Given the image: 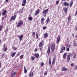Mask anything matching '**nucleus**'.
Listing matches in <instances>:
<instances>
[{
  "label": "nucleus",
  "instance_id": "obj_1",
  "mask_svg": "<svg viewBox=\"0 0 77 77\" xmlns=\"http://www.w3.org/2000/svg\"><path fill=\"white\" fill-rule=\"evenodd\" d=\"M51 47L52 50V52H53L55 50V43H52L51 45Z\"/></svg>",
  "mask_w": 77,
  "mask_h": 77
},
{
  "label": "nucleus",
  "instance_id": "obj_2",
  "mask_svg": "<svg viewBox=\"0 0 77 77\" xmlns=\"http://www.w3.org/2000/svg\"><path fill=\"white\" fill-rule=\"evenodd\" d=\"M71 56V54L70 53H69L68 54L67 57V62H69V60H70V59H71V57H70Z\"/></svg>",
  "mask_w": 77,
  "mask_h": 77
},
{
  "label": "nucleus",
  "instance_id": "obj_3",
  "mask_svg": "<svg viewBox=\"0 0 77 77\" xmlns=\"http://www.w3.org/2000/svg\"><path fill=\"white\" fill-rule=\"evenodd\" d=\"M48 11V9L45 10L43 11L42 12V14H45V15H44V17H45V16L47 15V12Z\"/></svg>",
  "mask_w": 77,
  "mask_h": 77
},
{
  "label": "nucleus",
  "instance_id": "obj_4",
  "mask_svg": "<svg viewBox=\"0 0 77 77\" xmlns=\"http://www.w3.org/2000/svg\"><path fill=\"white\" fill-rule=\"evenodd\" d=\"M16 18V15H14V16H12L10 19V21H11L12 20H13V21H14L15 20V19Z\"/></svg>",
  "mask_w": 77,
  "mask_h": 77
},
{
  "label": "nucleus",
  "instance_id": "obj_5",
  "mask_svg": "<svg viewBox=\"0 0 77 77\" xmlns=\"http://www.w3.org/2000/svg\"><path fill=\"white\" fill-rule=\"evenodd\" d=\"M23 24V20H22L21 21L19 22L17 25V27H19L20 26V25Z\"/></svg>",
  "mask_w": 77,
  "mask_h": 77
},
{
  "label": "nucleus",
  "instance_id": "obj_6",
  "mask_svg": "<svg viewBox=\"0 0 77 77\" xmlns=\"http://www.w3.org/2000/svg\"><path fill=\"white\" fill-rule=\"evenodd\" d=\"M60 36H58L57 38V44H59V42H60Z\"/></svg>",
  "mask_w": 77,
  "mask_h": 77
},
{
  "label": "nucleus",
  "instance_id": "obj_7",
  "mask_svg": "<svg viewBox=\"0 0 77 77\" xmlns=\"http://www.w3.org/2000/svg\"><path fill=\"white\" fill-rule=\"evenodd\" d=\"M63 4L64 6H67L68 7L69 6V4L68 3H67L66 2H63Z\"/></svg>",
  "mask_w": 77,
  "mask_h": 77
},
{
  "label": "nucleus",
  "instance_id": "obj_8",
  "mask_svg": "<svg viewBox=\"0 0 77 77\" xmlns=\"http://www.w3.org/2000/svg\"><path fill=\"white\" fill-rule=\"evenodd\" d=\"M62 69L63 71H66L67 70V68L65 67H63L62 68Z\"/></svg>",
  "mask_w": 77,
  "mask_h": 77
},
{
  "label": "nucleus",
  "instance_id": "obj_9",
  "mask_svg": "<svg viewBox=\"0 0 77 77\" xmlns=\"http://www.w3.org/2000/svg\"><path fill=\"white\" fill-rule=\"evenodd\" d=\"M34 56L35 57H36V58H39V55L38 54H34Z\"/></svg>",
  "mask_w": 77,
  "mask_h": 77
},
{
  "label": "nucleus",
  "instance_id": "obj_10",
  "mask_svg": "<svg viewBox=\"0 0 77 77\" xmlns=\"http://www.w3.org/2000/svg\"><path fill=\"white\" fill-rule=\"evenodd\" d=\"M23 38V35H22L20 36V37H19V39H20V41H21Z\"/></svg>",
  "mask_w": 77,
  "mask_h": 77
},
{
  "label": "nucleus",
  "instance_id": "obj_11",
  "mask_svg": "<svg viewBox=\"0 0 77 77\" xmlns=\"http://www.w3.org/2000/svg\"><path fill=\"white\" fill-rule=\"evenodd\" d=\"M50 47H48V49L47 50V53L48 55L50 54Z\"/></svg>",
  "mask_w": 77,
  "mask_h": 77
},
{
  "label": "nucleus",
  "instance_id": "obj_12",
  "mask_svg": "<svg viewBox=\"0 0 77 77\" xmlns=\"http://www.w3.org/2000/svg\"><path fill=\"white\" fill-rule=\"evenodd\" d=\"M72 4H73V0H71L70 2V8H71L72 7Z\"/></svg>",
  "mask_w": 77,
  "mask_h": 77
},
{
  "label": "nucleus",
  "instance_id": "obj_13",
  "mask_svg": "<svg viewBox=\"0 0 77 77\" xmlns=\"http://www.w3.org/2000/svg\"><path fill=\"white\" fill-rule=\"evenodd\" d=\"M43 44H44V42L42 41L40 42L39 44V46L42 47V46H43Z\"/></svg>",
  "mask_w": 77,
  "mask_h": 77
},
{
  "label": "nucleus",
  "instance_id": "obj_14",
  "mask_svg": "<svg viewBox=\"0 0 77 77\" xmlns=\"http://www.w3.org/2000/svg\"><path fill=\"white\" fill-rule=\"evenodd\" d=\"M6 12H7V11H6V10L4 11L2 14V16H3V15H5L6 14Z\"/></svg>",
  "mask_w": 77,
  "mask_h": 77
},
{
  "label": "nucleus",
  "instance_id": "obj_15",
  "mask_svg": "<svg viewBox=\"0 0 77 77\" xmlns=\"http://www.w3.org/2000/svg\"><path fill=\"white\" fill-rule=\"evenodd\" d=\"M49 21H50V18H49V17H48L46 20V24H47L48 23Z\"/></svg>",
  "mask_w": 77,
  "mask_h": 77
},
{
  "label": "nucleus",
  "instance_id": "obj_16",
  "mask_svg": "<svg viewBox=\"0 0 77 77\" xmlns=\"http://www.w3.org/2000/svg\"><path fill=\"white\" fill-rule=\"evenodd\" d=\"M68 23H69V22L70 21H71V17L70 16H69V17H68Z\"/></svg>",
  "mask_w": 77,
  "mask_h": 77
},
{
  "label": "nucleus",
  "instance_id": "obj_17",
  "mask_svg": "<svg viewBox=\"0 0 77 77\" xmlns=\"http://www.w3.org/2000/svg\"><path fill=\"white\" fill-rule=\"evenodd\" d=\"M16 54V52H14L13 53L11 54V56L12 57H14L15 55Z\"/></svg>",
  "mask_w": 77,
  "mask_h": 77
},
{
  "label": "nucleus",
  "instance_id": "obj_18",
  "mask_svg": "<svg viewBox=\"0 0 77 77\" xmlns=\"http://www.w3.org/2000/svg\"><path fill=\"white\" fill-rule=\"evenodd\" d=\"M44 36L45 38H47V37H48V34L47 33H45L44 34Z\"/></svg>",
  "mask_w": 77,
  "mask_h": 77
},
{
  "label": "nucleus",
  "instance_id": "obj_19",
  "mask_svg": "<svg viewBox=\"0 0 77 77\" xmlns=\"http://www.w3.org/2000/svg\"><path fill=\"white\" fill-rule=\"evenodd\" d=\"M28 19L30 21H32V20H33V18H32V17H29L28 18Z\"/></svg>",
  "mask_w": 77,
  "mask_h": 77
},
{
  "label": "nucleus",
  "instance_id": "obj_20",
  "mask_svg": "<svg viewBox=\"0 0 77 77\" xmlns=\"http://www.w3.org/2000/svg\"><path fill=\"white\" fill-rule=\"evenodd\" d=\"M31 59L32 60H34L35 59V58L33 56H32L31 57Z\"/></svg>",
  "mask_w": 77,
  "mask_h": 77
},
{
  "label": "nucleus",
  "instance_id": "obj_21",
  "mask_svg": "<svg viewBox=\"0 0 77 77\" xmlns=\"http://www.w3.org/2000/svg\"><path fill=\"white\" fill-rule=\"evenodd\" d=\"M66 54H67L66 53H65L64 55H63V58H64V59H65L66 58Z\"/></svg>",
  "mask_w": 77,
  "mask_h": 77
},
{
  "label": "nucleus",
  "instance_id": "obj_22",
  "mask_svg": "<svg viewBox=\"0 0 77 77\" xmlns=\"http://www.w3.org/2000/svg\"><path fill=\"white\" fill-rule=\"evenodd\" d=\"M33 75V72H32V73H31L29 74V77H32Z\"/></svg>",
  "mask_w": 77,
  "mask_h": 77
},
{
  "label": "nucleus",
  "instance_id": "obj_23",
  "mask_svg": "<svg viewBox=\"0 0 77 77\" xmlns=\"http://www.w3.org/2000/svg\"><path fill=\"white\" fill-rule=\"evenodd\" d=\"M38 14H39V11H36L35 14V15H37Z\"/></svg>",
  "mask_w": 77,
  "mask_h": 77
},
{
  "label": "nucleus",
  "instance_id": "obj_24",
  "mask_svg": "<svg viewBox=\"0 0 77 77\" xmlns=\"http://www.w3.org/2000/svg\"><path fill=\"white\" fill-rule=\"evenodd\" d=\"M24 72L26 74V73L27 70L26 69V67H24Z\"/></svg>",
  "mask_w": 77,
  "mask_h": 77
},
{
  "label": "nucleus",
  "instance_id": "obj_25",
  "mask_svg": "<svg viewBox=\"0 0 77 77\" xmlns=\"http://www.w3.org/2000/svg\"><path fill=\"white\" fill-rule=\"evenodd\" d=\"M49 65H51V58H49Z\"/></svg>",
  "mask_w": 77,
  "mask_h": 77
},
{
  "label": "nucleus",
  "instance_id": "obj_26",
  "mask_svg": "<svg viewBox=\"0 0 77 77\" xmlns=\"http://www.w3.org/2000/svg\"><path fill=\"white\" fill-rule=\"evenodd\" d=\"M64 12H65V13L66 14H67V11H68V10L67 9V8H65L64 9Z\"/></svg>",
  "mask_w": 77,
  "mask_h": 77
},
{
  "label": "nucleus",
  "instance_id": "obj_27",
  "mask_svg": "<svg viewBox=\"0 0 77 77\" xmlns=\"http://www.w3.org/2000/svg\"><path fill=\"white\" fill-rule=\"evenodd\" d=\"M3 26H0V31L3 29Z\"/></svg>",
  "mask_w": 77,
  "mask_h": 77
},
{
  "label": "nucleus",
  "instance_id": "obj_28",
  "mask_svg": "<svg viewBox=\"0 0 77 77\" xmlns=\"http://www.w3.org/2000/svg\"><path fill=\"white\" fill-rule=\"evenodd\" d=\"M17 73V72H13V73H12L11 75V77H13V76H14V75H15V74H16Z\"/></svg>",
  "mask_w": 77,
  "mask_h": 77
},
{
  "label": "nucleus",
  "instance_id": "obj_29",
  "mask_svg": "<svg viewBox=\"0 0 77 77\" xmlns=\"http://www.w3.org/2000/svg\"><path fill=\"white\" fill-rule=\"evenodd\" d=\"M59 1L57 0L56 1V5H59Z\"/></svg>",
  "mask_w": 77,
  "mask_h": 77
},
{
  "label": "nucleus",
  "instance_id": "obj_30",
  "mask_svg": "<svg viewBox=\"0 0 77 77\" xmlns=\"http://www.w3.org/2000/svg\"><path fill=\"white\" fill-rule=\"evenodd\" d=\"M26 2H27L26 1V0H23V3H26Z\"/></svg>",
  "mask_w": 77,
  "mask_h": 77
},
{
  "label": "nucleus",
  "instance_id": "obj_31",
  "mask_svg": "<svg viewBox=\"0 0 77 77\" xmlns=\"http://www.w3.org/2000/svg\"><path fill=\"white\" fill-rule=\"evenodd\" d=\"M74 69H75V70L77 69V65L75 66V67H74Z\"/></svg>",
  "mask_w": 77,
  "mask_h": 77
},
{
  "label": "nucleus",
  "instance_id": "obj_32",
  "mask_svg": "<svg viewBox=\"0 0 77 77\" xmlns=\"http://www.w3.org/2000/svg\"><path fill=\"white\" fill-rule=\"evenodd\" d=\"M74 30H75L77 31V25L75 26V28Z\"/></svg>",
  "mask_w": 77,
  "mask_h": 77
},
{
  "label": "nucleus",
  "instance_id": "obj_33",
  "mask_svg": "<svg viewBox=\"0 0 77 77\" xmlns=\"http://www.w3.org/2000/svg\"><path fill=\"white\" fill-rule=\"evenodd\" d=\"M36 38H38V33H36Z\"/></svg>",
  "mask_w": 77,
  "mask_h": 77
},
{
  "label": "nucleus",
  "instance_id": "obj_34",
  "mask_svg": "<svg viewBox=\"0 0 77 77\" xmlns=\"http://www.w3.org/2000/svg\"><path fill=\"white\" fill-rule=\"evenodd\" d=\"M62 48L63 50L65 51V49L66 48H65V47H63V48Z\"/></svg>",
  "mask_w": 77,
  "mask_h": 77
},
{
  "label": "nucleus",
  "instance_id": "obj_35",
  "mask_svg": "<svg viewBox=\"0 0 77 77\" xmlns=\"http://www.w3.org/2000/svg\"><path fill=\"white\" fill-rule=\"evenodd\" d=\"M39 49L40 50H41L42 48V46H39Z\"/></svg>",
  "mask_w": 77,
  "mask_h": 77
},
{
  "label": "nucleus",
  "instance_id": "obj_36",
  "mask_svg": "<svg viewBox=\"0 0 77 77\" xmlns=\"http://www.w3.org/2000/svg\"><path fill=\"white\" fill-rule=\"evenodd\" d=\"M21 13H22L23 12V9H21L20 10Z\"/></svg>",
  "mask_w": 77,
  "mask_h": 77
},
{
  "label": "nucleus",
  "instance_id": "obj_37",
  "mask_svg": "<svg viewBox=\"0 0 77 77\" xmlns=\"http://www.w3.org/2000/svg\"><path fill=\"white\" fill-rule=\"evenodd\" d=\"M23 55H21L20 57V59H21V58H23Z\"/></svg>",
  "mask_w": 77,
  "mask_h": 77
},
{
  "label": "nucleus",
  "instance_id": "obj_38",
  "mask_svg": "<svg viewBox=\"0 0 77 77\" xmlns=\"http://www.w3.org/2000/svg\"><path fill=\"white\" fill-rule=\"evenodd\" d=\"M76 58V55L75 54H74V56H73V58L75 59Z\"/></svg>",
  "mask_w": 77,
  "mask_h": 77
},
{
  "label": "nucleus",
  "instance_id": "obj_39",
  "mask_svg": "<svg viewBox=\"0 0 77 77\" xmlns=\"http://www.w3.org/2000/svg\"><path fill=\"white\" fill-rule=\"evenodd\" d=\"M47 72H45L44 73V75H47Z\"/></svg>",
  "mask_w": 77,
  "mask_h": 77
},
{
  "label": "nucleus",
  "instance_id": "obj_40",
  "mask_svg": "<svg viewBox=\"0 0 77 77\" xmlns=\"http://www.w3.org/2000/svg\"><path fill=\"white\" fill-rule=\"evenodd\" d=\"M41 66H43L44 65V63H42L41 64Z\"/></svg>",
  "mask_w": 77,
  "mask_h": 77
},
{
  "label": "nucleus",
  "instance_id": "obj_41",
  "mask_svg": "<svg viewBox=\"0 0 77 77\" xmlns=\"http://www.w3.org/2000/svg\"><path fill=\"white\" fill-rule=\"evenodd\" d=\"M44 18H42L41 20L42 22V21H44Z\"/></svg>",
  "mask_w": 77,
  "mask_h": 77
},
{
  "label": "nucleus",
  "instance_id": "obj_42",
  "mask_svg": "<svg viewBox=\"0 0 77 77\" xmlns=\"http://www.w3.org/2000/svg\"><path fill=\"white\" fill-rule=\"evenodd\" d=\"M8 29H7L5 31V33H7V32H8Z\"/></svg>",
  "mask_w": 77,
  "mask_h": 77
},
{
  "label": "nucleus",
  "instance_id": "obj_43",
  "mask_svg": "<svg viewBox=\"0 0 77 77\" xmlns=\"http://www.w3.org/2000/svg\"><path fill=\"white\" fill-rule=\"evenodd\" d=\"M66 50L67 51H69V49L68 48H66Z\"/></svg>",
  "mask_w": 77,
  "mask_h": 77
},
{
  "label": "nucleus",
  "instance_id": "obj_44",
  "mask_svg": "<svg viewBox=\"0 0 77 77\" xmlns=\"http://www.w3.org/2000/svg\"><path fill=\"white\" fill-rule=\"evenodd\" d=\"M38 51V49H35L34 50L35 52H36Z\"/></svg>",
  "mask_w": 77,
  "mask_h": 77
},
{
  "label": "nucleus",
  "instance_id": "obj_45",
  "mask_svg": "<svg viewBox=\"0 0 77 77\" xmlns=\"http://www.w3.org/2000/svg\"><path fill=\"white\" fill-rule=\"evenodd\" d=\"M63 51V50H62V48H61V50L60 51V53H62V52Z\"/></svg>",
  "mask_w": 77,
  "mask_h": 77
},
{
  "label": "nucleus",
  "instance_id": "obj_46",
  "mask_svg": "<svg viewBox=\"0 0 77 77\" xmlns=\"http://www.w3.org/2000/svg\"><path fill=\"white\" fill-rule=\"evenodd\" d=\"M22 6H25V4L24 3H23V4H22Z\"/></svg>",
  "mask_w": 77,
  "mask_h": 77
},
{
  "label": "nucleus",
  "instance_id": "obj_47",
  "mask_svg": "<svg viewBox=\"0 0 77 77\" xmlns=\"http://www.w3.org/2000/svg\"><path fill=\"white\" fill-rule=\"evenodd\" d=\"M32 35H34V36H35V32H33L32 33Z\"/></svg>",
  "mask_w": 77,
  "mask_h": 77
},
{
  "label": "nucleus",
  "instance_id": "obj_48",
  "mask_svg": "<svg viewBox=\"0 0 77 77\" xmlns=\"http://www.w3.org/2000/svg\"><path fill=\"white\" fill-rule=\"evenodd\" d=\"M71 66H74V63H72L71 64Z\"/></svg>",
  "mask_w": 77,
  "mask_h": 77
},
{
  "label": "nucleus",
  "instance_id": "obj_49",
  "mask_svg": "<svg viewBox=\"0 0 77 77\" xmlns=\"http://www.w3.org/2000/svg\"><path fill=\"white\" fill-rule=\"evenodd\" d=\"M46 28H47V27H46V26H44L43 27V29H44V30H45V29H46Z\"/></svg>",
  "mask_w": 77,
  "mask_h": 77
},
{
  "label": "nucleus",
  "instance_id": "obj_50",
  "mask_svg": "<svg viewBox=\"0 0 77 77\" xmlns=\"http://www.w3.org/2000/svg\"><path fill=\"white\" fill-rule=\"evenodd\" d=\"M6 50H7V48H5L4 50V52H5V51H6Z\"/></svg>",
  "mask_w": 77,
  "mask_h": 77
},
{
  "label": "nucleus",
  "instance_id": "obj_51",
  "mask_svg": "<svg viewBox=\"0 0 77 77\" xmlns=\"http://www.w3.org/2000/svg\"><path fill=\"white\" fill-rule=\"evenodd\" d=\"M56 59V58H55V57H54V59L53 60V62H55V60Z\"/></svg>",
  "mask_w": 77,
  "mask_h": 77
},
{
  "label": "nucleus",
  "instance_id": "obj_52",
  "mask_svg": "<svg viewBox=\"0 0 77 77\" xmlns=\"http://www.w3.org/2000/svg\"><path fill=\"white\" fill-rule=\"evenodd\" d=\"M74 46L75 47H76V46H77V44H76L74 43Z\"/></svg>",
  "mask_w": 77,
  "mask_h": 77
},
{
  "label": "nucleus",
  "instance_id": "obj_53",
  "mask_svg": "<svg viewBox=\"0 0 77 77\" xmlns=\"http://www.w3.org/2000/svg\"><path fill=\"white\" fill-rule=\"evenodd\" d=\"M1 67H2V63L0 62V68H1Z\"/></svg>",
  "mask_w": 77,
  "mask_h": 77
},
{
  "label": "nucleus",
  "instance_id": "obj_54",
  "mask_svg": "<svg viewBox=\"0 0 77 77\" xmlns=\"http://www.w3.org/2000/svg\"><path fill=\"white\" fill-rule=\"evenodd\" d=\"M5 54H2V56L3 57V56H5Z\"/></svg>",
  "mask_w": 77,
  "mask_h": 77
},
{
  "label": "nucleus",
  "instance_id": "obj_55",
  "mask_svg": "<svg viewBox=\"0 0 77 77\" xmlns=\"http://www.w3.org/2000/svg\"><path fill=\"white\" fill-rule=\"evenodd\" d=\"M55 62H54V61H53L52 62V65H54V63Z\"/></svg>",
  "mask_w": 77,
  "mask_h": 77
},
{
  "label": "nucleus",
  "instance_id": "obj_56",
  "mask_svg": "<svg viewBox=\"0 0 77 77\" xmlns=\"http://www.w3.org/2000/svg\"><path fill=\"white\" fill-rule=\"evenodd\" d=\"M70 47H71V45H68L69 48H70Z\"/></svg>",
  "mask_w": 77,
  "mask_h": 77
},
{
  "label": "nucleus",
  "instance_id": "obj_57",
  "mask_svg": "<svg viewBox=\"0 0 77 77\" xmlns=\"http://www.w3.org/2000/svg\"><path fill=\"white\" fill-rule=\"evenodd\" d=\"M14 50H17V48H15V47H14Z\"/></svg>",
  "mask_w": 77,
  "mask_h": 77
},
{
  "label": "nucleus",
  "instance_id": "obj_58",
  "mask_svg": "<svg viewBox=\"0 0 77 77\" xmlns=\"http://www.w3.org/2000/svg\"><path fill=\"white\" fill-rule=\"evenodd\" d=\"M75 15H77V11H76V12L75 14Z\"/></svg>",
  "mask_w": 77,
  "mask_h": 77
},
{
  "label": "nucleus",
  "instance_id": "obj_59",
  "mask_svg": "<svg viewBox=\"0 0 77 77\" xmlns=\"http://www.w3.org/2000/svg\"><path fill=\"white\" fill-rule=\"evenodd\" d=\"M4 18H5V17H2V20H4Z\"/></svg>",
  "mask_w": 77,
  "mask_h": 77
},
{
  "label": "nucleus",
  "instance_id": "obj_60",
  "mask_svg": "<svg viewBox=\"0 0 77 77\" xmlns=\"http://www.w3.org/2000/svg\"><path fill=\"white\" fill-rule=\"evenodd\" d=\"M18 12H19V13H20L21 12V11L20 10H19L18 11Z\"/></svg>",
  "mask_w": 77,
  "mask_h": 77
},
{
  "label": "nucleus",
  "instance_id": "obj_61",
  "mask_svg": "<svg viewBox=\"0 0 77 77\" xmlns=\"http://www.w3.org/2000/svg\"><path fill=\"white\" fill-rule=\"evenodd\" d=\"M9 1V0H6L5 2H8Z\"/></svg>",
  "mask_w": 77,
  "mask_h": 77
},
{
  "label": "nucleus",
  "instance_id": "obj_62",
  "mask_svg": "<svg viewBox=\"0 0 77 77\" xmlns=\"http://www.w3.org/2000/svg\"><path fill=\"white\" fill-rule=\"evenodd\" d=\"M41 24H43V21H42L41 22Z\"/></svg>",
  "mask_w": 77,
  "mask_h": 77
},
{
  "label": "nucleus",
  "instance_id": "obj_63",
  "mask_svg": "<svg viewBox=\"0 0 77 77\" xmlns=\"http://www.w3.org/2000/svg\"><path fill=\"white\" fill-rule=\"evenodd\" d=\"M1 42H2V41L0 40V43H1Z\"/></svg>",
  "mask_w": 77,
  "mask_h": 77
},
{
  "label": "nucleus",
  "instance_id": "obj_64",
  "mask_svg": "<svg viewBox=\"0 0 77 77\" xmlns=\"http://www.w3.org/2000/svg\"><path fill=\"white\" fill-rule=\"evenodd\" d=\"M0 15H1V13L0 12Z\"/></svg>",
  "mask_w": 77,
  "mask_h": 77
}]
</instances>
